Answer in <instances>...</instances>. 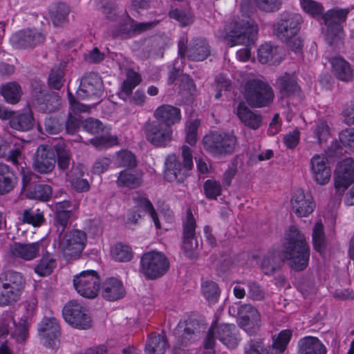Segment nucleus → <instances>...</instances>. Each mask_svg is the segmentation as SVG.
Listing matches in <instances>:
<instances>
[{
  "instance_id": "c756f323",
  "label": "nucleus",
  "mask_w": 354,
  "mask_h": 354,
  "mask_svg": "<svg viewBox=\"0 0 354 354\" xmlns=\"http://www.w3.org/2000/svg\"><path fill=\"white\" fill-rule=\"evenodd\" d=\"M153 117L159 123L161 122L160 124L171 127L180 121L181 113L180 109L178 107L169 104H163L155 110Z\"/></svg>"
},
{
  "instance_id": "4be33fe9",
  "label": "nucleus",
  "mask_w": 354,
  "mask_h": 354,
  "mask_svg": "<svg viewBox=\"0 0 354 354\" xmlns=\"http://www.w3.org/2000/svg\"><path fill=\"white\" fill-rule=\"evenodd\" d=\"M291 209L298 217L309 216L315 208V203L312 196L304 190H296L291 198Z\"/></svg>"
},
{
  "instance_id": "680f3d73",
  "label": "nucleus",
  "mask_w": 354,
  "mask_h": 354,
  "mask_svg": "<svg viewBox=\"0 0 354 354\" xmlns=\"http://www.w3.org/2000/svg\"><path fill=\"white\" fill-rule=\"evenodd\" d=\"M203 189L206 197L209 199H216L221 194V185L215 180H207L204 183Z\"/></svg>"
},
{
  "instance_id": "1a4fd4ad",
  "label": "nucleus",
  "mask_w": 354,
  "mask_h": 354,
  "mask_svg": "<svg viewBox=\"0 0 354 354\" xmlns=\"http://www.w3.org/2000/svg\"><path fill=\"white\" fill-rule=\"evenodd\" d=\"M348 13L349 10L347 8H335L322 15V21L327 26L326 40L330 46L337 44L342 41V24L346 21Z\"/></svg>"
},
{
  "instance_id": "4c0bfd02",
  "label": "nucleus",
  "mask_w": 354,
  "mask_h": 354,
  "mask_svg": "<svg viewBox=\"0 0 354 354\" xmlns=\"http://www.w3.org/2000/svg\"><path fill=\"white\" fill-rule=\"evenodd\" d=\"M291 337L292 331L290 330H281L271 346L263 347V354H283Z\"/></svg>"
},
{
  "instance_id": "4d7b16f0",
  "label": "nucleus",
  "mask_w": 354,
  "mask_h": 354,
  "mask_svg": "<svg viewBox=\"0 0 354 354\" xmlns=\"http://www.w3.org/2000/svg\"><path fill=\"white\" fill-rule=\"evenodd\" d=\"M116 164L118 167L133 168L137 166V160L134 154L129 151H121L117 153Z\"/></svg>"
},
{
  "instance_id": "2eb2a0df",
  "label": "nucleus",
  "mask_w": 354,
  "mask_h": 354,
  "mask_svg": "<svg viewBox=\"0 0 354 354\" xmlns=\"http://www.w3.org/2000/svg\"><path fill=\"white\" fill-rule=\"evenodd\" d=\"M146 140L156 147H165L173 139V130L157 121L147 122L143 127Z\"/></svg>"
},
{
  "instance_id": "473e14b6",
  "label": "nucleus",
  "mask_w": 354,
  "mask_h": 354,
  "mask_svg": "<svg viewBox=\"0 0 354 354\" xmlns=\"http://www.w3.org/2000/svg\"><path fill=\"white\" fill-rule=\"evenodd\" d=\"M258 59L262 64H279L283 57L277 46L266 43L258 50Z\"/></svg>"
},
{
  "instance_id": "37998d69",
  "label": "nucleus",
  "mask_w": 354,
  "mask_h": 354,
  "mask_svg": "<svg viewBox=\"0 0 354 354\" xmlns=\"http://www.w3.org/2000/svg\"><path fill=\"white\" fill-rule=\"evenodd\" d=\"M0 93L6 102L15 104L20 100L22 90L18 83L12 82L3 85L1 88Z\"/></svg>"
},
{
  "instance_id": "8fccbe9b",
  "label": "nucleus",
  "mask_w": 354,
  "mask_h": 354,
  "mask_svg": "<svg viewBox=\"0 0 354 354\" xmlns=\"http://www.w3.org/2000/svg\"><path fill=\"white\" fill-rule=\"evenodd\" d=\"M64 69V65L59 64L50 70L48 78V84L50 88L59 90L62 87L65 82Z\"/></svg>"
},
{
  "instance_id": "de8ad7c7",
  "label": "nucleus",
  "mask_w": 354,
  "mask_h": 354,
  "mask_svg": "<svg viewBox=\"0 0 354 354\" xmlns=\"http://www.w3.org/2000/svg\"><path fill=\"white\" fill-rule=\"evenodd\" d=\"M57 266L56 260L49 254L44 255L35 267V272L40 277L50 275Z\"/></svg>"
},
{
  "instance_id": "58836bf2",
  "label": "nucleus",
  "mask_w": 354,
  "mask_h": 354,
  "mask_svg": "<svg viewBox=\"0 0 354 354\" xmlns=\"http://www.w3.org/2000/svg\"><path fill=\"white\" fill-rule=\"evenodd\" d=\"M283 262L279 251L270 250L263 258L261 270L266 275L272 274L281 267Z\"/></svg>"
},
{
  "instance_id": "0e129e2a",
  "label": "nucleus",
  "mask_w": 354,
  "mask_h": 354,
  "mask_svg": "<svg viewBox=\"0 0 354 354\" xmlns=\"http://www.w3.org/2000/svg\"><path fill=\"white\" fill-rule=\"evenodd\" d=\"M93 145L98 149L108 148L118 145V137L116 136H102L91 140Z\"/></svg>"
},
{
  "instance_id": "09e8293b",
  "label": "nucleus",
  "mask_w": 354,
  "mask_h": 354,
  "mask_svg": "<svg viewBox=\"0 0 354 354\" xmlns=\"http://www.w3.org/2000/svg\"><path fill=\"white\" fill-rule=\"evenodd\" d=\"M21 221L24 223L32 225L34 227H39L45 221L44 212L34 207L26 209L22 213Z\"/></svg>"
},
{
  "instance_id": "9d476101",
  "label": "nucleus",
  "mask_w": 354,
  "mask_h": 354,
  "mask_svg": "<svg viewBox=\"0 0 354 354\" xmlns=\"http://www.w3.org/2000/svg\"><path fill=\"white\" fill-rule=\"evenodd\" d=\"M218 338L228 348H235L239 342L237 329L234 324H221L212 326L204 342L205 349H212L215 344V338Z\"/></svg>"
},
{
  "instance_id": "a18cd8bd",
  "label": "nucleus",
  "mask_w": 354,
  "mask_h": 354,
  "mask_svg": "<svg viewBox=\"0 0 354 354\" xmlns=\"http://www.w3.org/2000/svg\"><path fill=\"white\" fill-rule=\"evenodd\" d=\"M313 243L314 249L322 254L326 248V239L324 227L321 221H317L313 229Z\"/></svg>"
},
{
  "instance_id": "79ce46f5",
  "label": "nucleus",
  "mask_w": 354,
  "mask_h": 354,
  "mask_svg": "<svg viewBox=\"0 0 354 354\" xmlns=\"http://www.w3.org/2000/svg\"><path fill=\"white\" fill-rule=\"evenodd\" d=\"M9 120L10 127L17 131H27L33 127V117L30 111L17 115L13 114Z\"/></svg>"
},
{
  "instance_id": "7ed1b4c3",
  "label": "nucleus",
  "mask_w": 354,
  "mask_h": 354,
  "mask_svg": "<svg viewBox=\"0 0 354 354\" xmlns=\"http://www.w3.org/2000/svg\"><path fill=\"white\" fill-rule=\"evenodd\" d=\"M181 162L180 158L174 153L169 154L165 161V178L170 183H184L193 167L192 152L186 145L182 147Z\"/></svg>"
},
{
  "instance_id": "e2e57ef3",
  "label": "nucleus",
  "mask_w": 354,
  "mask_h": 354,
  "mask_svg": "<svg viewBox=\"0 0 354 354\" xmlns=\"http://www.w3.org/2000/svg\"><path fill=\"white\" fill-rule=\"evenodd\" d=\"M71 216V212H55L54 224L57 228L56 233L57 235L64 233L69 223Z\"/></svg>"
},
{
  "instance_id": "49530a36",
  "label": "nucleus",
  "mask_w": 354,
  "mask_h": 354,
  "mask_svg": "<svg viewBox=\"0 0 354 354\" xmlns=\"http://www.w3.org/2000/svg\"><path fill=\"white\" fill-rule=\"evenodd\" d=\"M133 19L128 15L122 18L118 24V26L110 31V35L113 38L119 37L133 35Z\"/></svg>"
},
{
  "instance_id": "5701e85b",
  "label": "nucleus",
  "mask_w": 354,
  "mask_h": 354,
  "mask_svg": "<svg viewBox=\"0 0 354 354\" xmlns=\"http://www.w3.org/2000/svg\"><path fill=\"white\" fill-rule=\"evenodd\" d=\"M310 171L313 180L319 185H326L331 177L328 159L324 156L314 155L310 160Z\"/></svg>"
},
{
  "instance_id": "603ef678",
  "label": "nucleus",
  "mask_w": 354,
  "mask_h": 354,
  "mask_svg": "<svg viewBox=\"0 0 354 354\" xmlns=\"http://www.w3.org/2000/svg\"><path fill=\"white\" fill-rule=\"evenodd\" d=\"M28 198L41 201H47L52 196V188L46 184L35 185L27 192Z\"/></svg>"
},
{
  "instance_id": "423d86ee",
  "label": "nucleus",
  "mask_w": 354,
  "mask_h": 354,
  "mask_svg": "<svg viewBox=\"0 0 354 354\" xmlns=\"http://www.w3.org/2000/svg\"><path fill=\"white\" fill-rule=\"evenodd\" d=\"M243 96L252 108H263L269 106L274 100V94L270 84L259 79H251L243 86Z\"/></svg>"
},
{
  "instance_id": "052dcab7",
  "label": "nucleus",
  "mask_w": 354,
  "mask_h": 354,
  "mask_svg": "<svg viewBox=\"0 0 354 354\" xmlns=\"http://www.w3.org/2000/svg\"><path fill=\"white\" fill-rule=\"evenodd\" d=\"M313 132L319 145L326 142L330 137V127L325 121L318 122L314 127Z\"/></svg>"
},
{
  "instance_id": "a211bd4d",
  "label": "nucleus",
  "mask_w": 354,
  "mask_h": 354,
  "mask_svg": "<svg viewBox=\"0 0 354 354\" xmlns=\"http://www.w3.org/2000/svg\"><path fill=\"white\" fill-rule=\"evenodd\" d=\"M204 329V326L196 319H189L180 323L175 330L178 341L174 348L186 346L196 341L200 338L201 333Z\"/></svg>"
},
{
  "instance_id": "9b49d317",
  "label": "nucleus",
  "mask_w": 354,
  "mask_h": 354,
  "mask_svg": "<svg viewBox=\"0 0 354 354\" xmlns=\"http://www.w3.org/2000/svg\"><path fill=\"white\" fill-rule=\"evenodd\" d=\"M31 103L39 111L53 112L60 105L58 93H48L39 82L34 80L31 83Z\"/></svg>"
},
{
  "instance_id": "412c9836",
  "label": "nucleus",
  "mask_w": 354,
  "mask_h": 354,
  "mask_svg": "<svg viewBox=\"0 0 354 354\" xmlns=\"http://www.w3.org/2000/svg\"><path fill=\"white\" fill-rule=\"evenodd\" d=\"M102 93V81L95 73L86 74L81 80L76 92L79 100H85L92 97H100Z\"/></svg>"
},
{
  "instance_id": "f257e3e1",
  "label": "nucleus",
  "mask_w": 354,
  "mask_h": 354,
  "mask_svg": "<svg viewBox=\"0 0 354 354\" xmlns=\"http://www.w3.org/2000/svg\"><path fill=\"white\" fill-rule=\"evenodd\" d=\"M253 8L249 0H243L241 3V12L245 19L234 18L225 27V39L227 44L232 47L236 45H245L239 50L236 56L241 61H246L250 57V50L248 46L253 42L258 32V27L251 18Z\"/></svg>"
},
{
  "instance_id": "393cba45",
  "label": "nucleus",
  "mask_w": 354,
  "mask_h": 354,
  "mask_svg": "<svg viewBox=\"0 0 354 354\" xmlns=\"http://www.w3.org/2000/svg\"><path fill=\"white\" fill-rule=\"evenodd\" d=\"M38 331L44 344L54 347L60 335V326L54 317H44L38 325Z\"/></svg>"
},
{
  "instance_id": "bb28decb",
  "label": "nucleus",
  "mask_w": 354,
  "mask_h": 354,
  "mask_svg": "<svg viewBox=\"0 0 354 354\" xmlns=\"http://www.w3.org/2000/svg\"><path fill=\"white\" fill-rule=\"evenodd\" d=\"M45 39V35L37 30L27 29L19 31L14 35L12 37V41L18 48H29L33 47Z\"/></svg>"
},
{
  "instance_id": "c03bdc74",
  "label": "nucleus",
  "mask_w": 354,
  "mask_h": 354,
  "mask_svg": "<svg viewBox=\"0 0 354 354\" xmlns=\"http://www.w3.org/2000/svg\"><path fill=\"white\" fill-rule=\"evenodd\" d=\"M70 10L64 3H57L50 9V15L53 23L56 26H62L68 19Z\"/></svg>"
},
{
  "instance_id": "ea45409f",
  "label": "nucleus",
  "mask_w": 354,
  "mask_h": 354,
  "mask_svg": "<svg viewBox=\"0 0 354 354\" xmlns=\"http://www.w3.org/2000/svg\"><path fill=\"white\" fill-rule=\"evenodd\" d=\"M54 149L57 158L58 168L62 171L67 170L73 162L72 153L68 145L64 141L59 140L54 145Z\"/></svg>"
},
{
  "instance_id": "f3484780",
  "label": "nucleus",
  "mask_w": 354,
  "mask_h": 354,
  "mask_svg": "<svg viewBox=\"0 0 354 354\" xmlns=\"http://www.w3.org/2000/svg\"><path fill=\"white\" fill-rule=\"evenodd\" d=\"M238 325L250 335H254L261 326V315L251 304H243L238 309Z\"/></svg>"
},
{
  "instance_id": "e433bc0d",
  "label": "nucleus",
  "mask_w": 354,
  "mask_h": 354,
  "mask_svg": "<svg viewBox=\"0 0 354 354\" xmlns=\"http://www.w3.org/2000/svg\"><path fill=\"white\" fill-rule=\"evenodd\" d=\"M333 72L336 77L344 82H349L353 79V71L348 62L339 57H335L330 61Z\"/></svg>"
},
{
  "instance_id": "b1692460",
  "label": "nucleus",
  "mask_w": 354,
  "mask_h": 354,
  "mask_svg": "<svg viewBox=\"0 0 354 354\" xmlns=\"http://www.w3.org/2000/svg\"><path fill=\"white\" fill-rule=\"evenodd\" d=\"M354 182V159L346 158L338 166L335 177V187L344 191Z\"/></svg>"
},
{
  "instance_id": "5fc2aeb1",
  "label": "nucleus",
  "mask_w": 354,
  "mask_h": 354,
  "mask_svg": "<svg viewBox=\"0 0 354 354\" xmlns=\"http://www.w3.org/2000/svg\"><path fill=\"white\" fill-rule=\"evenodd\" d=\"M141 80L142 78L139 73L133 71H128L127 78L122 83L121 94L129 96L136 86L141 82Z\"/></svg>"
},
{
  "instance_id": "bf43d9fd",
  "label": "nucleus",
  "mask_w": 354,
  "mask_h": 354,
  "mask_svg": "<svg viewBox=\"0 0 354 354\" xmlns=\"http://www.w3.org/2000/svg\"><path fill=\"white\" fill-rule=\"evenodd\" d=\"M169 16L170 18L178 21L182 26H189L194 21L193 16L190 12L178 8L171 10Z\"/></svg>"
},
{
  "instance_id": "f8f14e48",
  "label": "nucleus",
  "mask_w": 354,
  "mask_h": 354,
  "mask_svg": "<svg viewBox=\"0 0 354 354\" xmlns=\"http://www.w3.org/2000/svg\"><path fill=\"white\" fill-rule=\"evenodd\" d=\"M187 44V37H182L178 41V54L181 58L187 56L189 60L202 62L210 55V46L205 39L196 37L188 45Z\"/></svg>"
},
{
  "instance_id": "13d9d810",
  "label": "nucleus",
  "mask_w": 354,
  "mask_h": 354,
  "mask_svg": "<svg viewBox=\"0 0 354 354\" xmlns=\"http://www.w3.org/2000/svg\"><path fill=\"white\" fill-rule=\"evenodd\" d=\"M248 297L253 301H263L266 299V293L262 286L255 281L247 282Z\"/></svg>"
},
{
  "instance_id": "4468645a",
  "label": "nucleus",
  "mask_w": 354,
  "mask_h": 354,
  "mask_svg": "<svg viewBox=\"0 0 354 354\" xmlns=\"http://www.w3.org/2000/svg\"><path fill=\"white\" fill-rule=\"evenodd\" d=\"M73 286L81 296L94 299L100 290V278L98 273L93 270H87L74 276Z\"/></svg>"
},
{
  "instance_id": "20e7f679",
  "label": "nucleus",
  "mask_w": 354,
  "mask_h": 354,
  "mask_svg": "<svg viewBox=\"0 0 354 354\" xmlns=\"http://www.w3.org/2000/svg\"><path fill=\"white\" fill-rule=\"evenodd\" d=\"M26 279L23 274L14 270L0 274V306H10L17 302L24 290Z\"/></svg>"
},
{
  "instance_id": "2f4dec72",
  "label": "nucleus",
  "mask_w": 354,
  "mask_h": 354,
  "mask_svg": "<svg viewBox=\"0 0 354 354\" xmlns=\"http://www.w3.org/2000/svg\"><path fill=\"white\" fill-rule=\"evenodd\" d=\"M17 184V177L7 165L0 163V195L12 192Z\"/></svg>"
},
{
  "instance_id": "39448f33",
  "label": "nucleus",
  "mask_w": 354,
  "mask_h": 354,
  "mask_svg": "<svg viewBox=\"0 0 354 354\" xmlns=\"http://www.w3.org/2000/svg\"><path fill=\"white\" fill-rule=\"evenodd\" d=\"M205 150L212 156L221 158L232 155L237 145V138L232 133L212 131L203 138Z\"/></svg>"
},
{
  "instance_id": "6e6d98bb",
  "label": "nucleus",
  "mask_w": 354,
  "mask_h": 354,
  "mask_svg": "<svg viewBox=\"0 0 354 354\" xmlns=\"http://www.w3.org/2000/svg\"><path fill=\"white\" fill-rule=\"evenodd\" d=\"M300 4L303 10L312 17L322 18L324 7L320 3L313 0H301Z\"/></svg>"
},
{
  "instance_id": "3c124183",
  "label": "nucleus",
  "mask_w": 354,
  "mask_h": 354,
  "mask_svg": "<svg viewBox=\"0 0 354 354\" xmlns=\"http://www.w3.org/2000/svg\"><path fill=\"white\" fill-rule=\"evenodd\" d=\"M203 295L209 304L218 301L221 295V290L218 284L212 281H206L201 285Z\"/></svg>"
},
{
  "instance_id": "ddd939ff",
  "label": "nucleus",
  "mask_w": 354,
  "mask_h": 354,
  "mask_svg": "<svg viewBox=\"0 0 354 354\" xmlns=\"http://www.w3.org/2000/svg\"><path fill=\"white\" fill-rule=\"evenodd\" d=\"M303 22L301 15L283 12L279 20L274 24V33L280 41H288L290 38L298 35Z\"/></svg>"
},
{
  "instance_id": "864d4df0",
  "label": "nucleus",
  "mask_w": 354,
  "mask_h": 354,
  "mask_svg": "<svg viewBox=\"0 0 354 354\" xmlns=\"http://www.w3.org/2000/svg\"><path fill=\"white\" fill-rule=\"evenodd\" d=\"M111 254L113 259L120 262L129 261L133 257L131 248L121 243L113 247Z\"/></svg>"
},
{
  "instance_id": "338daca9",
  "label": "nucleus",
  "mask_w": 354,
  "mask_h": 354,
  "mask_svg": "<svg viewBox=\"0 0 354 354\" xmlns=\"http://www.w3.org/2000/svg\"><path fill=\"white\" fill-rule=\"evenodd\" d=\"M63 129V124L57 118L50 117L44 120V129L49 134H57Z\"/></svg>"
},
{
  "instance_id": "69168bd1",
  "label": "nucleus",
  "mask_w": 354,
  "mask_h": 354,
  "mask_svg": "<svg viewBox=\"0 0 354 354\" xmlns=\"http://www.w3.org/2000/svg\"><path fill=\"white\" fill-rule=\"evenodd\" d=\"M339 139L344 147L354 153V128L342 131L339 133Z\"/></svg>"
},
{
  "instance_id": "f03ea898",
  "label": "nucleus",
  "mask_w": 354,
  "mask_h": 354,
  "mask_svg": "<svg viewBox=\"0 0 354 354\" xmlns=\"http://www.w3.org/2000/svg\"><path fill=\"white\" fill-rule=\"evenodd\" d=\"M283 254L290 261V268L295 271L305 270L309 262L310 247L304 234L297 227L290 226L286 235Z\"/></svg>"
},
{
  "instance_id": "aec40b11",
  "label": "nucleus",
  "mask_w": 354,
  "mask_h": 354,
  "mask_svg": "<svg viewBox=\"0 0 354 354\" xmlns=\"http://www.w3.org/2000/svg\"><path fill=\"white\" fill-rule=\"evenodd\" d=\"M55 156L54 150L49 145H39L33 157L32 167L41 174H50L55 169Z\"/></svg>"
},
{
  "instance_id": "cd10ccee",
  "label": "nucleus",
  "mask_w": 354,
  "mask_h": 354,
  "mask_svg": "<svg viewBox=\"0 0 354 354\" xmlns=\"http://www.w3.org/2000/svg\"><path fill=\"white\" fill-rule=\"evenodd\" d=\"M102 296L107 301H114L123 298L126 290L122 282L117 278L106 279L102 284Z\"/></svg>"
},
{
  "instance_id": "0eeeda50",
  "label": "nucleus",
  "mask_w": 354,
  "mask_h": 354,
  "mask_svg": "<svg viewBox=\"0 0 354 354\" xmlns=\"http://www.w3.org/2000/svg\"><path fill=\"white\" fill-rule=\"evenodd\" d=\"M86 234L80 230H73L58 235V245L63 257L67 261L80 258L84 250Z\"/></svg>"
},
{
  "instance_id": "dca6fc26",
  "label": "nucleus",
  "mask_w": 354,
  "mask_h": 354,
  "mask_svg": "<svg viewBox=\"0 0 354 354\" xmlns=\"http://www.w3.org/2000/svg\"><path fill=\"white\" fill-rule=\"evenodd\" d=\"M65 321L79 329H87L91 326V320L86 310L75 300L68 301L62 310Z\"/></svg>"
},
{
  "instance_id": "6ab92c4d",
  "label": "nucleus",
  "mask_w": 354,
  "mask_h": 354,
  "mask_svg": "<svg viewBox=\"0 0 354 354\" xmlns=\"http://www.w3.org/2000/svg\"><path fill=\"white\" fill-rule=\"evenodd\" d=\"M196 221L190 209L187 212L186 220L183 222L182 250L186 257H196L194 251L198 246L196 237Z\"/></svg>"
},
{
  "instance_id": "c9c22d12",
  "label": "nucleus",
  "mask_w": 354,
  "mask_h": 354,
  "mask_svg": "<svg viewBox=\"0 0 354 354\" xmlns=\"http://www.w3.org/2000/svg\"><path fill=\"white\" fill-rule=\"evenodd\" d=\"M142 183V174L141 171H131L124 169L119 173L116 183L118 187L136 189Z\"/></svg>"
},
{
  "instance_id": "f704fd0d",
  "label": "nucleus",
  "mask_w": 354,
  "mask_h": 354,
  "mask_svg": "<svg viewBox=\"0 0 354 354\" xmlns=\"http://www.w3.org/2000/svg\"><path fill=\"white\" fill-rule=\"evenodd\" d=\"M326 348L319 339L315 337H306L299 342L298 354H326Z\"/></svg>"
},
{
  "instance_id": "774afa93",
  "label": "nucleus",
  "mask_w": 354,
  "mask_h": 354,
  "mask_svg": "<svg viewBox=\"0 0 354 354\" xmlns=\"http://www.w3.org/2000/svg\"><path fill=\"white\" fill-rule=\"evenodd\" d=\"M263 339H251L245 346L244 354H263Z\"/></svg>"
},
{
  "instance_id": "6e6552de",
  "label": "nucleus",
  "mask_w": 354,
  "mask_h": 354,
  "mask_svg": "<svg viewBox=\"0 0 354 354\" xmlns=\"http://www.w3.org/2000/svg\"><path fill=\"white\" fill-rule=\"evenodd\" d=\"M140 272L148 279L154 280L162 277L169 268V261L163 252H145L140 259Z\"/></svg>"
},
{
  "instance_id": "7c9ffc66",
  "label": "nucleus",
  "mask_w": 354,
  "mask_h": 354,
  "mask_svg": "<svg viewBox=\"0 0 354 354\" xmlns=\"http://www.w3.org/2000/svg\"><path fill=\"white\" fill-rule=\"evenodd\" d=\"M237 116L246 127L254 130L259 129L262 122L261 115L251 111L244 102L239 104Z\"/></svg>"
},
{
  "instance_id": "a19ab883",
  "label": "nucleus",
  "mask_w": 354,
  "mask_h": 354,
  "mask_svg": "<svg viewBox=\"0 0 354 354\" xmlns=\"http://www.w3.org/2000/svg\"><path fill=\"white\" fill-rule=\"evenodd\" d=\"M133 200L136 204L135 208L137 209V211L142 210L145 213H147L153 220L156 227L160 229V222L151 202L147 198L141 195L133 196Z\"/></svg>"
},
{
  "instance_id": "a878e982",
  "label": "nucleus",
  "mask_w": 354,
  "mask_h": 354,
  "mask_svg": "<svg viewBox=\"0 0 354 354\" xmlns=\"http://www.w3.org/2000/svg\"><path fill=\"white\" fill-rule=\"evenodd\" d=\"M40 243H14L10 246L9 252L14 258L21 259L24 261H31L39 254Z\"/></svg>"
},
{
  "instance_id": "72a5a7b5",
  "label": "nucleus",
  "mask_w": 354,
  "mask_h": 354,
  "mask_svg": "<svg viewBox=\"0 0 354 354\" xmlns=\"http://www.w3.org/2000/svg\"><path fill=\"white\" fill-rule=\"evenodd\" d=\"M169 347L166 336L156 333H151L145 344L146 354H164Z\"/></svg>"
},
{
  "instance_id": "c85d7f7f",
  "label": "nucleus",
  "mask_w": 354,
  "mask_h": 354,
  "mask_svg": "<svg viewBox=\"0 0 354 354\" xmlns=\"http://www.w3.org/2000/svg\"><path fill=\"white\" fill-rule=\"evenodd\" d=\"M277 87L281 98L292 97L300 92V86L294 74L284 73L279 76L276 81Z\"/></svg>"
}]
</instances>
